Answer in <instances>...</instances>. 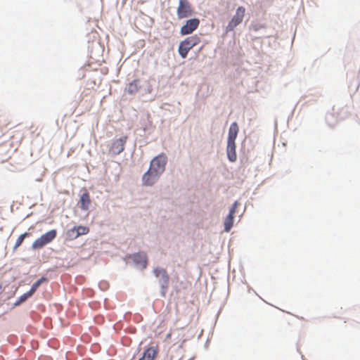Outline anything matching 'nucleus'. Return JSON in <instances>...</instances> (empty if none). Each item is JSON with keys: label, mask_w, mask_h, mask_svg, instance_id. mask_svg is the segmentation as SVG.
<instances>
[{"label": "nucleus", "mask_w": 360, "mask_h": 360, "mask_svg": "<svg viewBox=\"0 0 360 360\" xmlns=\"http://www.w3.org/2000/svg\"><path fill=\"white\" fill-rule=\"evenodd\" d=\"M239 131L236 122L231 124L227 137L226 155L229 162H235L237 160L236 139Z\"/></svg>", "instance_id": "f257e3e1"}, {"label": "nucleus", "mask_w": 360, "mask_h": 360, "mask_svg": "<svg viewBox=\"0 0 360 360\" xmlns=\"http://www.w3.org/2000/svg\"><path fill=\"white\" fill-rule=\"evenodd\" d=\"M153 272L154 276L158 279L160 287V295L164 297L169 288V276L165 269L159 266L154 268Z\"/></svg>", "instance_id": "f03ea898"}, {"label": "nucleus", "mask_w": 360, "mask_h": 360, "mask_svg": "<svg viewBox=\"0 0 360 360\" xmlns=\"http://www.w3.org/2000/svg\"><path fill=\"white\" fill-rule=\"evenodd\" d=\"M200 42V38L197 35L194 34L190 37H186L183 41H181L178 47V53L179 55L182 58H186L188 56L189 51L198 45Z\"/></svg>", "instance_id": "7ed1b4c3"}, {"label": "nucleus", "mask_w": 360, "mask_h": 360, "mask_svg": "<svg viewBox=\"0 0 360 360\" xmlns=\"http://www.w3.org/2000/svg\"><path fill=\"white\" fill-rule=\"evenodd\" d=\"M57 236L56 229H51L37 238L32 245V249L39 250L52 242Z\"/></svg>", "instance_id": "20e7f679"}, {"label": "nucleus", "mask_w": 360, "mask_h": 360, "mask_svg": "<svg viewBox=\"0 0 360 360\" xmlns=\"http://www.w3.org/2000/svg\"><path fill=\"white\" fill-rule=\"evenodd\" d=\"M167 163V157L165 153H162L151 160L149 167L155 173L158 172L162 175L165 171Z\"/></svg>", "instance_id": "39448f33"}, {"label": "nucleus", "mask_w": 360, "mask_h": 360, "mask_svg": "<svg viewBox=\"0 0 360 360\" xmlns=\"http://www.w3.org/2000/svg\"><path fill=\"white\" fill-rule=\"evenodd\" d=\"M194 13L191 4L188 0H179V5L176 10L178 19L188 18Z\"/></svg>", "instance_id": "423d86ee"}, {"label": "nucleus", "mask_w": 360, "mask_h": 360, "mask_svg": "<svg viewBox=\"0 0 360 360\" xmlns=\"http://www.w3.org/2000/svg\"><path fill=\"white\" fill-rule=\"evenodd\" d=\"M200 20L197 18L186 20L184 24L181 27L179 33L181 36L188 35L198 29L200 25Z\"/></svg>", "instance_id": "0eeeda50"}, {"label": "nucleus", "mask_w": 360, "mask_h": 360, "mask_svg": "<svg viewBox=\"0 0 360 360\" xmlns=\"http://www.w3.org/2000/svg\"><path fill=\"white\" fill-rule=\"evenodd\" d=\"M245 9L243 6H238L236 9V14L232 17L226 27V32H231L234 30L243 20L245 15Z\"/></svg>", "instance_id": "6e6552de"}, {"label": "nucleus", "mask_w": 360, "mask_h": 360, "mask_svg": "<svg viewBox=\"0 0 360 360\" xmlns=\"http://www.w3.org/2000/svg\"><path fill=\"white\" fill-rule=\"evenodd\" d=\"M89 229L85 226H75L66 232V239L74 240L80 236L86 235L89 233Z\"/></svg>", "instance_id": "1a4fd4ad"}, {"label": "nucleus", "mask_w": 360, "mask_h": 360, "mask_svg": "<svg viewBox=\"0 0 360 360\" xmlns=\"http://www.w3.org/2000/svg\"><path fill=\"white\" fill-rule=\"evenodd\" d=\"M161 174L156 172L149 167L148 170L142 176L143 185L146 186H152L154 185L160 179Z\"/></svg>", "instance_id": "9d476101"}, {"label": "nucleus", "mask_w": 360, "mask_h": 360, "mask_svg": "<svg viewBox=\"0 0 360 360\" xmlns=\"http://www.w3.org/2000/svg\"><path fill=\"white\" fill-rule=\"evenodd\" d=\"M128 259L132 260L136 267H140L142 269H146L148 264L147 256L144 252H138L127 256Z\"/></svg>", "instance_id": "9b49d317"}, {"label": "nucleus", "mask_w": 360, "mask_h": 360, "mask_svg": "<svg viewBox=\"0 0 360 360\" xmlns=\"http://www.w3.org/2000/svg\"><path fill=\"white\" fill-rule=\"evenodd\" d=\"M126 139V136H122L114 141L111 145L110 151L115 155L121 153L124 149Z\"/></svg>", "instance_id": "f8f14e48"}, {"label": "nucleus", "mask_w": 360, "mask_h": 360, "mask_svg": "<svg viewBox=\"0 0 360 360\" xmlns=\"http://www.w3.org/2000/svg\"><path fill=\"white\" fill-rule=\"evenodd\" d=\"M158 353L157 347H149L143 351L141 356L138 360H154Z\"/></svg>", "instance_id": "ddd939ff"}, {"label": "nucleus", "mask_w": 360, "mask_h": 360, "mask_svg": "<svg viewBox=\"0 0 360 360\" xmlns=\"http://www.w3.org/2000/svg\"><path fill=\"white\" fill-rule=\"evenodd\" d=\"M141 88L140 80L135 79L129 83L128 86L125 88L124 91L129 95H135Z\"/></svg>", "instance_id": "4468645a"}, {"label": "nucleus", "mask_w": 360, "mask_h": 360, "mask_svg": "<svg viewBox=\"0 0 360 360\" xmlns=\"http://www.w3.org/2000/svg\"><path fill=\"white\" fill-rule=\"evenodd\" d=\"M79 207L81 210L84 211L88 210L91 202L89 193L87 191H84L80 196L79 199Z\"/></svg>", "instance_id": "2eb2a0df"}, {"label": "nucleus", "mask_w": 360, "mask_h": 360, "mask_svg": "<svg viewBox=\"0 0 360 360\" xmlns=\"http://www.w3.org/2000/svg\"><path fill=\"white\" fill-rule=\"evenodd\" d=\"M234 223V214H229L226 217L224 221V229L225 232H229L232 229Z\"/></svg>", "instance_id": "dca6fc26"}, {"label": "nucleus", "mask_w": 360, "mask_h": 360, "mask_svg": "<svg viewBox=\"0 0 360 360\" xmlns=\"http://www.w3.org/2000/svg\"><path fill=\"white\" fill-rule=\"evenodd\" d=\"M32 295H33V294L30 290H28L27 292H26L23 293L22 295H20L16 300V301L13 303V307H15L21 305L22 304L25 302L27 300V299L31 297Z\"/></svg>", "instance_id": "f3484780"}, {"label": "nucleus", "mask_w": 360, "mask_h": 360, "mask_svg": "<svg viewBox=\"0 0 360 360\" xmlns=\"http://www.w3.org/2000/svg\"><path fill=\"white\" fill-rule=\"evenodd\" d=\"M48 278L46 276H41L40 278H39L37 281H35L31 286L30 289L29 290L33 295L37 291V290L39 288V287L45 282H48Z\"/></svg>", "instance_id": "a211bd4d"}, {"label": "nucleus", "mask_w": 360, "mask_h": 360, "mask_svg": "<svg viewBox=\"0 0 360 360\" xmlns=\"http://www.w3.org/2000/svg\"><path fill=\"white\" fill-rule=\"evenodd\" d=\"M326 122L330 127H333L337 123V117L333 113L328 112L326 115Z\"/></svg>", "instance_id": "6ab92c4d"}, {"label": "nucleus", "mask_w": 360, "mask_h": 360, "mask_svg": "<svg viewBox=\"0 0 360 360\" xmlns=\"http://www.w3.org/2000/svg\"><path fill=\"white\" fill-rule=\"evenodd\" d=\"M30 235L29 232H25L20 234L15 241V244L13 247V250H15L17 248H18L22 243L25 238Z\"/></svg>", "instance_id": "aec40b11"}, {"label": "nucleus", "mask_w": 360, "mask_h": 360, "mask_svg": "<svg viewBox=\"0 0 360 360\" xmlns=\"http://www.w3.org/2000/svg\"><path fill=\"white\" fill-rule=\"evenodd\" d=\"M239 202L238 200H236L230 207L229 214H234L236 212V210L239 205Z\"/></svg>", "instance_id": "412c9836"}, {"label": "nucleus", "mask_w": 360, "mask_h": 360, "mask_svg": "<svg viewBox=\"0 0 360 360\" xmlns=\"http://www.w3.org/2000/svg\"><path fill=\"white\" fill-rule=\"evenodd\" d=\"M261 26L256 25L254 26V30L257 31Z\"/></svg>", "instance_id": "4be33fe9"}, {"label": "nucleus", "mask_w": 360, "mask_h": 360, "mask_svg": "<svg viewBox=\"0 0 360 360\" xmlns=\"http://www.w3.org/2000/svg\"><path fill=\"white\" fill-rule=\"evenodd\" d=\"M103 284V285H106V283H105V282H103V283H99V285H100V288H102L103 290H104V288H102V287H101V285H102Z\"/></svg>", "instance_id": "5701e85b"}, {"label": "nucleus", "mask_w": 360, "mask_h": 360, "mask_svg": "<svg viewBox=\"0 0 360 360\" xmlns=\"http://www.w3.org/2000/svg\"><path fill=\"white\" fill-rule=\"evenodd\" d=\"M151 89H151V86H148V92H150V91H151Z\"/></svg>", "instance_id": "b1692460"}, {"label": "nucleus", "mask_w": 360, "mask_h": 360, "mask_svg": "<svg viewBox=\"0 0 360 360\" xmlns=\"http://www.w3.org/2000/svg\"><path fill=\"white\" fill-rule=\"evenodd\" d=\"M95 45H96V46H97L98 47H100V44H99L98 42H96V43L95 44Z\"/></svg>", "instance_id": "393cba45"}, {"label": "nucleus", "mask_w": 360, "mask_h": 360, "mask_svg": "<svg viewBox=\"0 0 360 360\" xmlns=\"http://www.w3.org/2000/svg\"><path fill=\"white\" fill-rule=\"evenodd\" d=\"M302 359L303 360H304V356H303V355H302Z\"/></svg>", "instance_id": "a878e982"}]
</instances>
